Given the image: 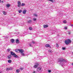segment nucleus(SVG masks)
I'll list each match as a JSON object with an SVG mask.
<instances>
[{"label": "nucleus", "instance_id": "cd10ccee", "mask_svg": "<svg viewBox=\"0 0 73 73\" xmlns=\"http://www.w3.org/2000/svg\"><path fill=\"white\" fill-rule=\"evenodd\" d=\"M20 69L22 70L24 69V68H20Z\"/></svg>", "mask_w": 73, "mask_h": 73}, {"label": "nucleus", "instance_id": "c756f323", "mask_svg": "<svg viewBox=\"0 0 73 73\" xmlns=\"http://www.w3.org/2000/svg\"><path fill=\"white\" fill-rule=\"evenodd\" d=\"M62 50H65V48L63 47H62Z\"/></svg>", "mask_w": 73, "mask_h": 73}, {"label": "nucleus", "instance_id": "9d476101", "mask_svg": "<svg viewBox=\"0 0 73 73\" xmlns=\"http://www.w3.org/2000/svg\"><path fill=\"white\" fill-rule=\"evenodd\" d=\"M43 27L44 28H47V27H48V25H44L43 26Z\"/></svg>", "mask_w": 73, "mask_h": 73}, {"label": "nucleus", "instance_id": "4c0bfd02", "mask_svg": "<svg viewBox=\"0 0 73 73\" xmlns=\"http://www.w3.org/2000/svg\"><path fill=\"white\" fill-rule=\"evenodd\" d=\"M32 73H36V72L35 71H33V72Z\"/></svg>", "mask_w": 73, "mask_h": 73}, {"label": "nucleus", "instance_id": "f257e3e1", "mask_svg": "<svg viewBox=\"0 0 73 73\" xmlns=\"http://www.w3.org/2000/svg\"><path fill=\"white\" fill-rule=\"evenodd\" d=\"M71 42H72V40L70 39H68L65 41V43L66 45H68Z\"/></svg>", "mask_w": 73, "mask_h": 73}, {"label": "nucleus", "instance_id": "a19ab883", "mask_svg": "<svg viewBox=\"0 0 73 73\" xmlns=\"http://www.w3.org/2000/svg\"><path fill=\"white\" fill-rule=\"evenodd\" d=\"M1 0H0V3H1Z\"/></svg>", "mask_w": 73, "mask_h": 73}, {"label": "nucleus", "instance_id": "aec40b11", "mask_svg": "<svg viewBox=\"0 0 73 73\" xmlns=\"http://www.w3.org/2000/svg\"><path fill=\"white\" fill-rule=\"evenodd\" d=\"M63 23H64V24H66V21L64 20L63 21Z\"/></svg>", "mask_w": 73, "mask_h": 73}, {"label": "nucleus", "instance_id": "9b49d317", "mask_svg": "<svg viewBox=\"0 0 73 73\" xmlns=\"http://www.w3.org/2000/svg\"><path fill=\"white\" fill-rule=\"evenodd\" d=\"M19 42H20V41L18 39H17L16 40V43H17V44L19 43Z\"/></svg>", "mask_w": 73, "mask_h": 73}, {"label": "nucleus", "instance_id": "7c9ffc66", "mask_svg": "<svg viewBox=\"0 0 73 73\" xmlns=\"http://www.w3.org/2000/svg\"><path fill=\"white\" fill-rule=\"evenodd\" d=\"M10 49L9 48L8 49H7V52H9V51H10Z\"/></svg>", "mask_w": 73, "mask_h": 73}, {"label": "nucleus", "instance_id": "6e6552de", "mask_svg": "<svg viewBox=\"0 0 73 73\" xmlns=\"http://www.w3.org/2000/svg\"><path fill=\"white\" fill-rule=\"evenodd\" d=\"M26 12H27V10H26L25 9L23 11V13L24 14V15H25V14H26Z\"/></svg>", "mask_w": 73, "mask_h": 73}, {"label": "nucleus", "instance_id": "473e14b6", "mask_svg": "<svg viewBox=\"0 0 73 73\" xmlns=\"http://www.w3.org/2000/svg\"><path fill=\"white\" fill-rule=\"evenodd\" d=\"M33 20H34V21H36V18H34Z\"/></svg>", "mask_w": 73, "mask_h": 73}, {"label": "nucleus", "instance_id": "c85d7f7f", "mask_svg": "<svg viewBox=\"0 0 73 73\" xmlns=\"http://www.w3.org/2000/svg\"><path fill=\"white\" fill-rule=\"evenodd\" d=\"M32 43H33V44H35V41H32Z\"/></svg>", "mask_w": 73, "mask_h": 73}, {"label": "nucleus", "instance_id": "72a5a7b5", "mask_svg": "<svg viewBox=\"0 0 73 73\" xmlns=\"http://www.w3.org/2000/svg\"><path fill=\"white\" fill-rule=\"evenodd\" d=\"M51 71L50 70H48V72H49V73H50V72H51Z\"/></svg>", "mask_w": 73, "mask_h": 73}, {"label": "nucleus", "instance_id": "1a4fd4ad", "mask_svg": "<svg viewBox=\"0 0 73 73\" xmlns=\"http://www.w3.org/2000/svg\"><path fill=\"white\" fill-rule=\"evenodd\" d=\"M46 47L47 48H48L49 47H50V48H51V47H50V45L49 44H46Z\"/></svg>", "mask_w": 73, "mask_h": 73}, {"label": "nucleus", "instance_id": "e433bc0d", "mask_svg": "<svg viewBox=\"0 0 73 73\" xmlns=\"http://www.w3.org/2000/svg\"><path fill=\"white\" fill-rule=\"evenodd\" d=\"M67 27H66L64 28V29H67Z\"/></svg>", "mask_w": 73, "mask_h": 73}, {"label": "nucleus", "instance_id": "58836bf2", "mask_svg": "<svg viewBox=\"0 0 73 73\" xmlns=\"http://www.w3.org/2000/svg\"><path fill=\"white\" fill-rule=\"evenodd\" d=\"M29 46H32V45H31V44H30L29 45Z\"/></svg>", "mask_w": 73, "mask_h": 73}, {"label": "nucleus", "instance_id": "bb28decb", "mask_svg": "<svg viewBox=\"0 0 73 73\" xmlns=\"http://www.w3.org/2000/svg\"><path fill=\"white\" fill-rule=\"evenodd\" d=\"M56 47H57V48H58L59 45L57 43L56 44Z\"/></svg>", "mask_w": 73, "mask_h": 73}, {"label": "nucleus", "instance_id": "a878e982", "mask_svg": "<svg viewBox=\"0 0 73 73\" xmlns=\"http://www.w3.org/2000/svg\"><path fill=\"white\" fill-rule=\"evenodd\" d=\"M9 70V68H7L6 69V71H8V70Z\"/></svg>", "mask_w": 73, "mask_h": 73}, {"label": "nucleus", "instance_id": "393cba45", "mask_svg": "<svg viewBox=\"0 0 73 73\" xmlns=\"http://www.w3.org/2000/svg\"><path fill=\"white\" fill-rule=\"evenodd\" d=\"M18 49H15V52H18Z\"/></svg>", "mask_w": 73, "mask_h": 73}, {"label": "nucleus", "instance_id": "dca6fc26", "mask_svg": "<svg viewBox=\"0 0 73 73\" xmlns=\"http://www.w3.org/2000/svg\"><path fill=\"white\" fill-rule=\"evenodd\" d=\"M16 72L17 73H19V72H20V70L19 69H17L16 71Z\"/></svg>", "mask_w": 73, "mask_h": 73}, {"label": "nucleus", "instance_id": "6ab92c4d", "mask_svg": "<svg viewBox=\"0 0 73 73\" xmlns=\"http://www.w3.org/2000/svg\"><path fill=\"white\" fill-rule=\"evenodd\" d=\"M8 58H9V59H10L11 58V55H9L7 57Z\"/></svg>", "mask_w": 73, "mask_h": 73}, {"label": "nucleus", "instance_id": "ea45409f", "mask_svg": "<svg viewBox=\"0 0 73 73\" xmlns=\"http://www.w3.org/2000/svg\"><path fill=\"white\" fill-rule=\"evenodd\" d=\"M1 3H4V1H1Z\"/></svg>", "mask_w": 73, "mask_h": 73}, {"label": "nucleus", "instance_id": "f3484780", "mask_svg": "<svg viewBox=\"0 0 73 73\" xmlns=\"http://www.w3.org/2000/svg\"><path fill=\"white\" fill-rule=\"evenodd\" d=\"M10 5H10V4H7L6 5V7H10Z\"/></svg>", "mask_w": 73, "mask_h": 73}, {"label": "nucleus", "instance_id": "f8f14e48", "mask_svg": "<svg viewBox=\"0 0 73 73\" xmlns=\"http://www.w3.org/2000/svg\"><path fill=\"white\" fill-rule=\"evenodd\" d=\"M11 42L12 43H14V42H15V39H11Z\"/></svg>", "mask_w": 73, "mask_h": 73}, {"label": "nucleus", "instance_id": "79ce46f5", "mask_svg": "<svg viewBox=\"0 0 73 73\" xmlns=\"http://www.w3.org/2000/svg\"><path fill=\"white\" fill-rule=\"evenodd\" d=\"M0 73H1V72H0Z\"/></svg>", "mask_w": 73, "mask_h": 73}, {"label": "nucleus", "instance_id": "7ed1b4c3", "mask_svg": "<svg viewBox=\"0 0 73 73\" xmlns=\"http://www.w3.org/2000/svg\"><path fill=\"white\" fill-rule=\"evenodd\" d=\"M11 55H12L13 57H14L15 58H17L18 57V56L13 52H11Z\"/></svg>", "mask_w": 73, "mask_h": 73}, {"label": "nucleus", "instance_id": "2eb2a0df", "mask_svg": "<svg viewBox=\"0 0 73 73\" xmlns=\"http://www.w3.org/2000/svg\"><path fill=\"white\" fill-rule=\"evenodd\" d=\"M31 22H32L31 20H29L27 21V22H28L29 23H31Z\"/></svg>", "mask_w": 73, "mask_h": 73}, {"label": "nucleus", "instance_id": "4468645a", "mask_svg": "<svg viewBox=\"0 0 73 73\" xmlns=\"http://www.w3.org/2000/svg\"><path fill=\"white\" fill-rule=\"evenodd\" d=\"M8 62L9 63H11L12 62V60H8Z\"/></svg>", "mask_w": 73, "mask_h": 73}, {"label": "nucleus", "instance_id": "2f4dec72", "mask_svg": "<svg viewBox=\"0 0 73 73\" xmlns=\"http://www.w3.org/2000/svg\"><path fill=\"white\" fill-rule=\"evenodd\" d=\"M34 16H37V15L36 14H35L34 15Z\"/></svg>", "mask_w": 73, "mask_h": 73}, {"label": "nucleus", "instance_id": "20e7f679", "mask_svg": "<svg viewBox=\"0 0 73 73\" xmlns=\"http://www.w3.org/2000/svg\"><path fill=\"white\" fill-rule=\"evenodd\" d=\"M37 72H39V73H40V72H42V70H41V68L40 67H38L37 69Z\"/></svg>", "mask_w": 73, "mask_h": 73}, {"label": "nucleus", "instance_id": "5701e85b", "mask_svg": "<svg viewBox=\"0 0 73 73\" xmlns=\"http://www.w3.org/2000/svg\"><path fill=\"white\" fill-rule=\"evenodd\" d=\"M24 5H25V4L24 3H22V5H21V7L23 6H24Z\"/></svg>", "mask_w": 73, "mask_h": 73}, {"label": "nucleus", "instance_id": "c9c22d12", "mask_svg": "<svg viewBox=\"0 0 73 73\" xmlns=\"http://www.w3.org/2000/svg\"><path fill=\"white\" fill-rule=\"evenodd\" d=\"M68 34H69V35H70V34H71V32H68Z\"/></svg>", "mask_w": 73, "mask_h": 73}, {"label": "nucleus", "instance_id": "f704fd0d", "mask_svg": "<svg viewBox=\"0 0 73 73\" xmlns=\"http://www.w3.org/2000/svg\"><path fill=\"white\" fill-rule=\"evenodd\" d=\"M10 70H11L12 69V68H9Z\"/></svg>", "mask_w": 73, "mask_h": 73}, {"label": "nucleus", "instance_id": "ddd939ff", "mask_svg": "<svg viewBox=\"0 0 73 73\" xmlns=\"http://www.w3.org/2000/svg\"><path fill=\"white\" fill-rule=\"evenodd\" d=\"M48 1H51L52 3H54L55 2V1L54 0H48Z\"/></svg>", "mask_w": 73, "mask_h": 73}, {"label": "nucleus", "instance_id": "423d86ee", "mask_svg": "<svg viewBox=\"0 0 73 73\" xmlns=\"http://www.w3.org/2000/svg\"><path fill=\"white\" fill-rule=\"evenodd\" d=\"M18 7H20V6H21V2L20 1H18Z\"/></svg>", "mask_w": 73, "mask_h": 73}, {"label": "nucleus", "instance_id": "4be33fe9", "mask_svg": "<svg viewBox=\"0 0 73 73\" xmlns=\"http://www.w3.org/2000/svg\"><path fill=\"white\" fill-rule=\"evenodd\" d=\"M18 11L19 12V13H21V12H22V11H21V10H20Z\"/></svg>", "mask_w": 73, "mask_h": 73}, {"label": "nucleus", "instance_id": "b1692460", "mask_svg": "<svg viewBox=\"0 0 73 73\" xmlns=\"http://www.w3.org/2000/svg\"><path fill=\"white\" fill-rule=\"evenodd\" d=\"M48 51L49 52H50V53H52V51L50 49H49L48 50Z\"/></svg>", "mask_w": 73, "mask_h": 73}, {"label": "nucleus", "instance_id": "39448f33", "mask_svg": "<svg viewBox=\"0 0 73 73\" xmlns=\"http://www.w3.org/2000/svg\"><path fill=\"white\" fill-rule=\"evenodd\" d=\"M36 64L34 66V68H37V67L38 66V64L37 63H36Z\"/></svg>", "mask_w": 73, "mask_h": 73}, {"label": "nucleus", "instance_id": "a211bd4d", "mask_svg": "<svg viewBox=\"0 0 73 73\" xmlns=\"http://www.w3.org/2000/svg\"><path fill=\"white\" fill-rule=\"evenodd\" d=\"M3 15H7V13L5 12V11H3Z\"/></svg>", "mask_w": 73, "mask_h": 73}, {"label": "nucleus", "instance_id": "0eeeda50", "mask_svg": "<svg viewBox=\"0 0 73 73\" xmlns=\"http://www.w3.org/2000/svg\"><path fill=\"white\" fill-rule=\"evenodd\" d=\"M64 59H62V58H61L59 60V61L61 62H62V61H64Z\"/></svg>", "mask_w": 73, "mask_h": 73}, {"label": "nucleus", "instance_id": "f03ea898", "mask_svg": "<svg viewBox=\"0 0 73 73\" xmlns=\"http://www.w3.org/2000/svg\"><path fill=\"white\" fill-rule=\"evenodd\" d=\"M18 51H19V53H21V54L22 56H24V54L23 53L24 52V50L23 49H18Z\"/></svg>", "mask_w": 73, "mask_h": 73}, {"label": "nucleus", "instance_id": "412c9836", "mask_svg": "<svg viewBox=\"0 0 73 73\" xmlns=\"http://www.w3.org/2000/svg\"><path fill=\"white\" fill-rule=\"evenodd\" d=\"M29 30H30V31H32V27H30L29 28Z\"/></svg>", "mask_w": 73, "mask_h": 73}]
</instances>
